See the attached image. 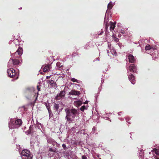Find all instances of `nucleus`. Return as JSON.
Listing matches in <instances>:
<instances>
[{"mask_svg":"<svg viewBox=\"0 0 159 159\" xmlns=\"http://www.w3.org/2000/svg\"><path fill=\"white\" fill-rule=\"evenodd\" d=\"M22 159H32L33 155L30 151L27 149L23 150L21 152Z\"/></svg>","mask_w":159,"mask_h":159,"instance_id":"1","label":"nucleus"},{"mask_svg":"<svg viewBox=\"0 0 159 159\" xmlns=\"http://www.w3.org/2000/svg\"><path fill=\"white\" fill-rule=\"evenodd\" d=\"M7 72L9 77L14 78L15 79L18 78V75H17L16 72L13 68H10L9 69H8Z\"/></svg>","mask_w":159,"mask_h":159,"instance_id":"2","label":"nucleus"},{"mask_svg":"<svg viewBox=\"0 0 159 159\" xmlns=\"http://www.w3.org/2000/svg\"><path fill=\"white\" fill-rule=\"evenodd\" d=\"M35 91V89L33 87H28L26 89L25 94L26 98L29 99L31 97L32 93Z\"/></svg>","mask_w":159,"mask_h":159,"instance_id":"3","label":"nucleus"},{"mask_svg":"<svg viewBox=\"0 0 159 159\" xmlns=\"http://www.w3.org/2000/svg\"><path fill=\"white\" fill-rule=\"evenodd\" d=\"M65 111L66 113V116L65 118L67 120V121H68L69 123H70L72 121L73 114L69 111V109L68 108H66L65 109Z\"/></svg>","mask_w":159,"mask_h":159,"instance_id":"4","label":"nucleus"},{"mask_svg":"<svg viewBox=\"0 0 159 159\" xmlns=\"http://www.w3.org/2000/svg\"><path fill=\"white\" fill-rule=\"evenodd\" d=\"M20 63L19 60L17 59L10 58L8 62V65L10 67H14V66L17 65Z\"/></svg>","mask_w":159,"mask_h":159,"instance_id":"5","label":"nucleus"},{"mask_svg":"<svg viewBox=\"0 0 159 159\" xmlns=\"http://www.w3.org/2000/svg\"><path fill=\"white\" fill-rule=\"evenodd\" d=\"M127 74L130 81L132 84H134L135 83L136 81L134 75L131 73L129 72L128 70Z\"/></svg>","mask_w":159,"mask_h":159,"instance_id":"6","label":"nucleus"},{"mask_svg":"<svg viewBox=\"0 0 159 159\" xmlns=\"http://www.w3.org/2000/svg\"><path fill=\"white\" fill-rule=\"evenodd\" d=\"M65 91L64 90L60 91V93L57 94L56 96L55 99L56 100H59L65 97Z\"/></svg>","mask_w":159,"mask_h":159,"instance_id":"7","label":"nucleus"},{"mask_svg":"<svg viewBox=\"0 0 159 159\" xmlns=\"http://www.w3.org/2000/svg\"><path fill=\"white\" fill-rule=\"evenodd\" d=\"M23 49L21 48H19L16 51L14 54V57L16 58H19L23 53Z\"/></svg>","mask_w":159,"mask_h":159,"instance_id":"8","label":"nucleus"},{"mask_svg":"<svg viewBox=\"0 0 159 159\" xmlns=\"http://www.w3.org/2000/svg\"><path fill=\"white\" fill-rule=\"evenodd\" d=\"M9 127L11 129L17 128V125H16L15 121L12 119H11L10 120L9 123Z\"/></svg>","mask_w":159,"mask_h":159,"instance_id":"9","label":"nucleus"},{"mask_svg":"<svg viewBox=\"0 0 159 159\" xmlns=\"http://www.w3.org/2000/svg\"><path fill=\"white\" fill-rule=\"evenodd\" d=\"M137 70V67L134 64H132L130 65L128 69V70H129L130 72L136 73Z\"/></svg>","mask_w":159,"mask_h":159,"instance_id":"10","label":"nucleus"},{"mask_svg":"<svg viewBox=\"0 0 159 159\" xmlns=\"http://www.w3.org/2000/svg\"><path fill=\"white\" fill-rule=\"evenodd\" d=\"M69 111L73 115V116H72V118L74 119L75 118L76 114L78 113L79 110L73 108L71 109H69Z\"/></svg>","mask_w":159,"mask_h":159,"instance_id":"11","label":"nucleus"},{"mask_svg":"<svg viewBox=\"0 0 159 159\" xmlns=\"http://www.w3.org/2000/svg\"><path fill=\"white\" fill-rule=\"evenodd\" d=\"M128 59L129 60V62L131 63H134L136 61L134 57L131 54H129L128 56Z\"/></svg>","mask_w":159,"mask_h":159,"instance_id":"12","label":"nucleus"},{"mask_svg":"<svg viewBox=\"0 0 159 159\" xmlns=\"http://www.w3.org/2000/svg\"><path fill=\"white\" fill-rule=\"evenodd\" d=\"M80 94V93L79 91H76L75 90H72L69 93V95L75 96H79Z\"/></svg>","mask_w":159,"mask_h":159,"instance_id":"13","label":"nucleus"},{"mask_svg":"<svg viewBox=\"0 0 159 159\" xmlns=\"http://www.w3.org/2000/svg\"><path fill=\"white\" fill-rule=\"evenodd\" d=\"M51 66L49 64H47L45 65L43 68V71L46 72L49 71L51 69Z\"/></svg>","mask_w":159,"mask_h":159,"instance_id":"14","label":"nucleus"},{"mask_svg":"<svg viewBox=\"0 0 159 159\" xmlns=\"http://www.w3.org/2000/svg\"><path fill=\"white\" fill-rule=\"evenodd\" d=\"M16 125H17V128L20 127L22 125V121L20 119H17L15 121Z\"/></svg>","mask_w":159,"mask_h":159,"instance_id":"15","label":"nucleus"},{"mask_svg":"<svg viewBox=\"0 0 159 159\" xmlns=\"http://www.w3.org/2000/svg\"><path fill=\"white\" fill-rule=\"evenodd\" d=\"M111 23V25L110 28V30L112 31V30H113L115 27L116 23H113L112 22H110Z\"/></svg>","mask_w":159,"mask_h":159,"instance_id":"16","label":"nucleus"},{"mask_svg":"<svg viewBox=\"0 0 159 159\" xmlns=\"http://www.w3.org/2000/svg\"><path fill=\"white\" fill-rule=\"evenodd\" d=\"M59 107V105L58 104L56 103H54V104L53 108L56 111H57Z\"/></svg>","mask_w":159,"mask_h":159,"instance_id":"17","label":"nucleus"},{"mask_svg":"<svg viewBox=\"0 0 159 159\" xmlns=\"http://www.w3.org/2000/svg\"><path fill=\"white\" fill-rule=\"evenodd\" d=\"M44 105L46 106L48 111H49V110H50V109H51V108H50V106L49 104V103L48 102H45Z\"/></svg>","mask_w":159,"mask_h":159,"instance_id":"18","label":"nucleus"},{"mask_svg":"<svg viewBox=\"0 0 159 159\" xmlns=\"http://www.w3.org/2000/svg\"><path fill=\"white\" fill-rule=\"evenodd\" d=\"M33 133V129L31 127V126H30L29 128V130L27 131L28 134H32Z\"/></svg>","mask_w":159,"mask_h":159,"instance_id":"19","label":"nucleus"},{"mask_svg":"<svg viewBox=\"0 0 159 159\" xmlns=\"http://www.w3.org/2000/svg\"><path fill=\"white\" fill-rule=\"evenodd\" d=\"M49 84L52 87H55L56 84L54 82L53 80H51L49 81Z\"/></svg>","mask_w":159,"mask_h":159,"instance_id":"20","label":"nucleus"},{"mask_svg":"<svg viewBox=\"0 0 159 159\" xmlns=\"http://www.w3.org/2000/svg\"><path fill=\"white\" fill-rule=\"evenodd\" d=\"M151 49H152V48L150 46V45L148 44L145 47V49L146 50H150Z\"/></svg>","mask_w":159,"mask_h":159,"instance_id":"21","label":"nucleus"},{"mask_svg":"<svg viewBox=\"0 0 159 159\" xmlns=\"http://www.w3.org/2000/svg\"><path fill=\"white\" fill-rule=\"evenodd\" d=\"M113 7V5L111 2H110L107 5V7L108 9H111Z\"/></svg>","mask_w":159,"mask_h":159,"instance_id":"22","label":"nucleus"},{"mask_svg":"<svg viewBox=\"0 0 159 159\" xmlns=\"http://www.w3.org/2000/svg\"><path fill=\"white\" fill-rule=\"evenodd\" d=\"M76 104L79 106H80L82 104V102L80 101H77L75 102Z\"/></svg>","mask_w":159,"mask_h":159,"instance_id":"23","label":"nucleus"},{"mask_svg":"<svg viewBox=\"0 0 159 159\" xmlns=\"http://www.w3.org/2000/svg\"><path fill=\"white\" fill-rule=\"evenodd\" d=\"M86 109V106L84 105H83L81 107L80 109L81 111H84V110Z\"/></svg>","mask_w":159,"mask_h":159,"instance_id":"24","label":"nucleus"},{"mask_svg":"<svg viewBox=\"0 0 159 159\" xmlns=\"http://www.w3.org/2000/svg\"><path fill=\"white\" fill-rule=\"evenodd\" d=\"M49 151L50 152H56V149L50 148Z\"/></svg>","mask_w":159,"mask_h":159,"instance_id":"25","label":"nucleus"},{"mask_svg":"<svg viewBox=\"0 0 159 159\" xmlns=\"http://www.w3.org/2000/svg\"><path fill=\"white\" fill-rule=\"evenodd\" d=\"M48 111V113H49V116L50 117H52V112L51 111V109H50L49 110V111Z\"/></svg>","mask_w":159,"mask_h":159,"instance_id":"26","label":"nucleus"},{"mask_svg":"<svg viewBox=\"0 0 159 159\" xmlns=\"http://www.w3.org/2000/svg\"><path fill=\"white\" fill-rule=\"evenodd\" d=\"M71 80L73 82H77V83H78V82L77 81V80L74 78H72Z\"/></svg>","mask_w":159,"mask_h":159,"instance_id":"27","label":"nucleus"},{"mask_svg":"<svg viewBox=\"0 0 159 159\" xmlns=\"http://www.w3.org/2000/svg\"><path fill=\"white\" fill-rule=\"evenodd\" d=\"M62 147L65 150H67V147L65 144H63L62 145Z\"/></svg>","mask_w":159,"mask_h":159,"instance_id":"28","label":"nucleus"},{"mask_svg":"<svg viewBox=\"0 0 159 159\" xmlns=\"http://www.w3.org/2000/svg\"><path fill=\"white\" fill-rule=\"evenodd\" d=\"M82 159H87V157L85 155H83L82 156Z\"/></svg>","mask_w":159,"mask_h":159,"instance_id":"29","label":"nucleus"},{"mask_svg":"<svg viewBox=\"0 0 159 159\" xmlns=\"http://www.w3.org/2000/svg\"><path fill=\"white\" fill-rule=\"evenodd\" d=\"M37 89L38 91H40V88H39L38 85L37 86Z\"/></svg>","mask_w":159,"mask_h":159,"instance_id":"30","label":"nucleus"},{"mask_svg":"<svg viewBox=\"0 0 159 159\" xmlns=\"http://www.w3.org/2000/svg\"><path fill=\"white\" fill-rule=\"evenodd\" d=\"M37 95L36 96V98H35V101H36V100L37 99V98H38V95L39 94V93H38V92L37 93Z\"/></svg>","mask_w":159,"mask_h":159,"instance_id":"31","label":"nucleus"},{"mask_svg":"<svg viewBox=\"0 0 159 159\" xmlns=\"http://www.w3.org/2000/svg\"><path fill=\"white\" fill-rule=\"evenodd\" d=\"M51 75L50 76H46V79H49L50 78V77H51Z\"/></svg>","mask_w":159,"mask_h":159,"instance_id":"32","label":"nucleus"},{"mask_svg":"<svg viewBox=\"0 0 159 159\" xmlns=\"http://www.w3.org/2000/svg\"><path fill=\"white\" fill-rule=\"evenodd\" d=\"M76 55V53L75 52H73V54H72V56H75Z\"/></svg>","mask_w":159,"mask_h":159,"instance_id":"33","label":"nucleus"},{"mask_svg":"<svg viewBox=\"0 0 159 159\" xmlns=\"http://www.w3.org/2000/svg\"><path fill=\"white\" fill-rule=\"evenodd\" d=\"M121 33L122 34H124L125 33V31L124 30H121Z\"/></svg>","mask_w":159,"mask_h":159,"instance_id":"34","label":"nucleus"},{"mask_svg":"<svg viewBox=\"0 0 159 159\" xmlns=\"http://www.w3.org/2000/svg\"><path fill=\"white\" fill-rule=\"evenodd\" d=\"M108 29V26L106 25V29L107 30Z\"/></svg>","mask_w":159,"mask_h":159,"instance_id":"35","label":"nucleus"},{"mask_svg":"<svg viewBox=\"0 0 159 159\" xmlns=\"http://www.w3.org/2000/svg\"><path fill=\"white\" fill-rule=\"evenodd\" d=\"M60 64V63H59V62H57V66H59V64Z\"/></svg>","mask_w":159,"mask_h":159,"instance_id":"36","label":"nucleus"},{"mask_svg":"<svg viewBox=\"0 0 159 159\" xmlns=\"http://www.w3.org/2000/svg\"><path fill=\"white\" fill-rule=\"evenodd\" d=\"M88 103V102L85 101V102L84 103V104H87Z\"/></svg>","mask_w":159,"mask_h":159,"instance_id":"37","label":"nucleus"},{"mask_svg":"<svg viewBox=\"0 0 159 159\" xmlns=\"http://www.w3.org/2000/svg\"><path fill=\"white\" fill-rule=\"evenodd\" d=\"M104 21L105 23V22L107 21L106 20H105V19L104 20Z\"/></svg>","mask_w":159,"mask_h":159,"instance_id":"38","label":"nucleus"},{"mask_svg":"<svg viewBox=\"0 0 159 159\" xmlns=\"http://www.w3.org/2000/svg\"><path fill=\"white\" fill-rule=\"evenodd\" d=\"M97 157H99V155H97Z\"/></svg>","mask_w":159,"mask_h":159,"instance_id":"39","label":"nucleus"},{"mask_svg":"<svg viewBox=\"0 0 159 159\" xmlns=\"http://www.w3.org/2000/svg\"><path fill=\"white\" fill-rule=\"evenodd\" d=\"M98 159H101V158H99Z\"/></svg>","mask_w":159,"mask_h":159,"instance_id":"40","label":"nucleus"},{"mask_svg":"<svg viewBox=\"0 0 159 159\" xmlns=\"http://www.w3.org/2000/svg\"><path fill=\"white\" fill-rule=\"evenodd\" d=\"M106 25H107V22H106Z\"/></svg>","mask_w":159,"mask_h":159,"instance_id":"41","label":"nucleus"},{"mask_svg":"<svg viewBox=\"0 0 159 159\" xmlns=\"http://www.w3.org/2000/svg\"><path fill=\"white\" fill-rule=\"evenodd\" d=\"M158 159H159V158Z\"/></svg>","mask_w":159,"mask_h":159,"instance_id":"42","label":"nucleus"}]
</instances>
